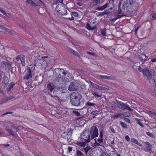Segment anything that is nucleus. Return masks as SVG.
I'll return each instance as SVG.
<instances>
[{
  "instance_id": "nucleus-23",
  "label": "nucleus",
  "mask_w": 156,
  "mask_h": 156,
  "mask_svg": "<svg viewBox=\"0 0 156 156\" xmlns=\"http://www.w3.org/2000/svg\"><path fill=\"white\" fill-rule=\"evenodd\" d=\"M20 57V60L21 62L22 65L23 66H25L26 65V63L25 61V56L24 55H22Z\"/></svg>"
},
{
  "instance_id": "nucleus-53",
  "label": "nucleus",
  "mask_w": 156,
  "mask_h": 156,
  "mask_svg": "<svg viewBox=\"0 0 156 156\" xmlns=\"http://www.w3.org/2000/svg\"><path fill=\"white\" fill-rule=\"evenodd\" d=\"M67 50L69 53H71L73 49L70 48L68 47L67 48Z\"/></svg>"
},
{
  "instance_id": "nucleus-2",
  "label": "nucleus",
  "mask_w": 156,
  "mask_h": 156,
  "mask_svg": "<svg viewBox=\"0 0 156 156\" xmlns=\"http://www.w3.org/2000/svg\"><path fill=\"white\" fill-rule=\"evenodd\" d=\"M139 1L141 0H127L124 3L122 8H123L124 9L126 8L127 10L130 12L136 10L140 4Z\"/></svg>"
},
{
  "instance_id": "nucleus-34",
  "label": "nucleus",
  "mask_w": 156,
  "mask_h": 156,
  "mask_svg": "<svg viewBox=\"0 0 156 156\" xmlns=\"http://www.w3.org/2000/svg\"><path fill=\"white\" fill-rule=\"evenodd\" d=\"M92 94L94 96L97 97H100L101 96V95H99L98 94V93L97 92H96L95 91H92Z\"/></svg>"
},
{
  "instance_id": "nucleus-37",
  "label": "nucleus",
  "mask_w": 156,
  "mask_h": 156,
  "mask_svg": "<svg viewBox=\"0 0 156 156\" xmlns=\"http://www.w3.org/2000/svg\"><path fill=\"white\" fill-rule=\"evenodd\" d=\"M94 140V142L93 143L94 146H100V144L97 142L96 139L95 138Z\"/></svg>"
},
{
  "instance_id": "nucleus-10",
  "label": "nucleus",
  "mask_w": 156,
  "mask_h": 156,
  "mask_svg": "<svg viewBox=\"0 0 156 156\" xmlns=\"http://www.w3.org/2000/svg\"><path fill=\"white\" fill-rule=\"evenodd\" d=\"M76 144L80 146L81 147H85L84 142H78L76 143ZM83 148L84 150V151L86 154V155H87L88 152L91 150V148L89 146H87L86 147H83Z\"/></svg>"
},
{
  "instance_id": "nucleus-60",
  "label": "nucleus",
  "mask_w": 156,
  "mask_h": 156,
  "mask_svg": "<svg viewBox=\"0 0 156 156\" xmlns=\"http://www.w3.org/2000/svg\"><path fill=\"white\" fill-rule=\"evenodd\" d=\"M124 120L126 121V122H128V123H130V120L127 118H125L124 119Z\"/></svg>"
},
{
  "instance_id": "nucleus-11",
  "label": "nucleus",
  "mask_w": 156,
  "mask_h": 156,
  "mask_svg": "<svg viewBox=\"0 0 156 156\" xmlns=\"http://www.w3.org/2000/svg\"><path fill=\"white\" fill-rule=\"evenodd\" d=\"M1 66L2 68L6 70H9L11 66V63L9 61H2L1 63Z\"/></svg>"
},
{
  "instance_id": "nucleus-58",
  "label": "nucleus",
  "mask_w": 156,
  "mask_h": 156,
  "mask_svg": "<svg viewBox=\"0 0 156 156\" xmlns=\"http://www.w3.org/2000/svg\"><path fill=\"white\" fill-rule=\"evenodd\" d=\"M4 30L9 33L10 32H11V30L10 29H8L5 27Z\"/></svg>"
},
{
  "instance_id": "nucleus-43",
  "label": "nucleus",
  "mask_w": 156,
  "mask_h": 156,
  "mask_svg": "<svg viewBox=\"0 0 156 156\" xmlns=\"http://www.w3.org/2000/svg\"><path fill=\"white\" fill-rule=\"evenodd\" d=\"M57 69L58 70V72L59 73V75H58V77H60V73H63V72L64 71V70L62 69L57 68Z\"/></svg>"
},
{
  "instance_id": "nucleus-4",
  "label": "nucleus",
  "mask_w": 156,
  "mask_h": 156,
  "mask_svg": "<svg viewBox=\"0 0 156 156\" xmlns=\"http://www.w3.org/2000/svg\"><path fill=\"white\" fill-rule=\"evenodd\" d=\"M143 74L147 77L150 83L151 84L154 82L152 78V72L150 67H146L143 72Z\"/></svg>"
},
{
  "instance_id": "nucleus-31",
  "label": "nucleus",
  "mask_w": 156,
  "mask_h": 156,
  "mask_svg": "<svg viewBox=\"0 0 156 156\" xmlns=\"http://www.w3.org/2000/svg\"><path fill=\"white\" fill-rule=\"evenodd\" d=\"M136 123L138 125H140L142 127H144V125L142 124V123L140 122V119H136Z\"/></svg>"
},
{
  "instance_id": "nucleus-59",
  "label": "nucleus",
  "mask_w": 156,
  "mask_h": 156,
  "mask_svg": "<svg viewBox=\"0 0 156 156\" xmlns=\"http://www.w3.org/2000/svg\"><path fill=\"white\" fill-rule=\"evenodd\" d=\"M125 139L127 141L129 142L130 141V138L128 136H125Z\"/></svg>"
},
{
  "instance_id": "nucleus-24",
  "label": "nucleus",
  "mask_w": 156,
  "mask_h": 156,
  "mask_svg": "<svg viewBox=\"0 0 156 156\" xmlns=\"http://www.w3.org/2000/svg\"><path fill=\"white\" fill-rule=\"evenodd\" d=\"M81 91L85 94H86L88 91V90L87 89L86 85L84 84H82L81 85Z\"/></svg>"
},
{
  "instance_id": "nucleus-7",
  "label": "nucleus",
  "mask_w": 156,
  "mask_h": 156,
  "mask_svg": "<svg viewBox=\"0 0 156 156\" xmlns=\"http://www.w3.org/2000/svg\"><path fill=\"white\" fill-rule=\"evenodd\" d=\"M116 102L118 105V107L122 109V110H128L130 111H131L133 110V109L130 108L128 106V105L122 102L121 101H116Z\"/></svg>"
},
{
  "instance_id": "nucleus-32",
  "label": "nucleus",
  "mask_w": 156,
  "mask_h": 156,
  "mask_svg": "<svg viewBox=\"0 0 156 156\" xmlns=\"http://www.w3.org/2000/svg\"><path fill=\"white\" fill-rule=\"evenodd\" d=\"M112 8H109V9L105 10L104 11L105 14H108L112 12V11H111V10H112Z\"/></svg>"
},
{
  "instance_id": "nucleus-27",
  "label": "nucleus",
  "mask_w": 156,
  "mask_h": 156,
  "mask_svg": "<svg viewBox=\"0 0 156 156\" xmlns=\"http://www.w3.org/2000/svg\"><path fill=\"white\" fill-rule=\"evenodd\" d=\"M57 91L56 90L51 91L50 94L52 97H55L57 96Z\"/></svg>"
},
{
  "instance_id": "nucleus-54",
  "label": "nucleus",
  "mask_w": 156,
  "mask_h": 156,
  "mask_svg": "<svg viewBox=\"0 0 156 156\" xmlns=\"http://www.w3.org/2000/svg\"><path fill=\"white\" fill-rule=\"evenodd\" d=\"M68 151L67 152L68 153H70L71 151L73 150V147H68Z\"/></svg>"
},
{
  "instance_id": "nucleus-30",
  "label": "nucleus",
  "mask_w": 156,
  "mask_h": 156,
  "mask_svg": "<svg viewBox=\"0 0 156 156\" xmlns=\"http://www.w3.org/2000/svg\"><path fill=\"white\" fill-rule=\"evenodd\" d=\"M5 131L7 132L9 134L13 136L14 135L13 133V132L8 129L7 127H5Z\"/></svg>"
},
{
  "instance_id": "nucleus-42",
  "label": "nucleus",
  "mask_w": 156,
  "mask_h": 156,
  "mask_svg": "<svg viewBox=\"0 0 156 156\" xmlns=\"http://www.w3.org/2000/svg\"><path fill=\"white\" fill-rule=\"evenodd\" d=\"M91 85L94 88H96L97 89V87H98V85L95 83H93L92 82H91V81H90V82Z\"/></svg>"
},
{
  "instance_id": "nucleus-35",
  "label": "nucleus",
  "mask_w": 156,
  "mask_h": 156,
  "mask_svg": "<svg viewBox=\"0 0 156 156\" xmlns=\"http://www.w3.org/2000/svg\"><path fill=\"white\" fill-rule=\"evenodd\" d=\"M122 10H121L120 9V7L119 8V9L117 13L118 14H122V15H123V14L124 13V10H124V9L123 8H122Z\"/></svg>"
},
{
  "instance_id": "nucleus-19",
  "label": "nucleus",
  "mask_w": 156,
  "mask_h": 156,
  "mask_svg": "<svg viewBox=\"0 0 156 156\" xmlns=\"http://www.w3.org/2000/svg\"><path fill=\"white\" fill-rule=\"evenodd\" d=\"M98 77L99 78L104 79L111 80L112 77L111 76H103L101 75H98Z\"/></svg>"
},
{
  "instance_id": "nucleus-36",
  "label": "nucleus",
  "mask_w": 156,
  "mask_h": 156,
  "mask_svg": "<svg viewBox=\"0 0 156 156\" xmlns=\"http://www.w3.org/2000/svg\"><path fill=\"white\" fill-rule=\"evenodd\" d=\"M120 125L122 126L123 128H127V126L126 123H125L122 122H120Z\"/></svg>"
},
{
  "instance_id": "nucleus-25",
  "label": "nucleus",
  "mask_w": 156,
  "mask_h": 156,
  "mask_svg": "<svg viewBox=\"0 0 156 156\" xmlns=\"http://www.w3.org/2000/svg\"><path fill=\"white\" fill-rule=\"evenodd\" d=\"M107 4H105L103 5L101 7H97L96 9L98 10H103L105 9V8H106L107 7Z\"/></svg>"
},
{
  "instance_id": "nucleus-39",
  "label": "nucleus",
  "mask_w": 156,
  "mask_h": 156,
  "mask_svg": "<svg viewBox=\"0 0 156 156\" xmlns=\"http://www.w3.org/2000/svg\"><path fill=\"white\" fill-rule=\"evenodd\" d=\"M86 105L88 106H94L96 104L94 103H91L90 102H88L86 104Z\"/></svg>"
},
{
  "instance_id": "nucleus-9",
  "label": "nucleus",
  "mask_w": 156,
  "mask_h": 156,
  "mask_svg": "<svg viewBox=\"0 0 156 156\" xmlns=\"http://www.w3.org/2000/svg\"><path fill=\"white\" fill-rule=\"evenodd\" d=\"M78 83L76 82H72L70 83L68 89L70 91L76 90L78 89Z\"/></svg>"
},
{
  "instance_id": "nucleus-15",
  "label": "nucleus",
  "mask_w": 156,
  "mask_h": 156,
  "mask_svg": "<svg viewBox=\"0 0 156 156\" xmlns=\"http://www.w3.org/2000/svg\"><path fill=\"white\" fill-rule=\"evenodd\" d=\"M9 82V79L6 76H4L3 77V80L2 81V84H4V87H6L8 84Z\"/></svg>"
},
{
  "instance_id": "nucleus-26",
  "label": "nucleus",
  "mask_w": 156,
  "mask_h": 156,
  "mask_svg": "<svg viewBox=\"0 0 156 156\" xmlns=\"http://www.w3.org/2000/svg\"><path fill=\"white\" fill-rule=\"evenodd\" d=\"M131 141L133 143L137 144L140 147L142 146V145L140 144L139 143L137 140L135 138H132L131 139Z\"/></svg>"
},
{
  "instance_id": "nucleus-52",
  "label": "nucleus",
  "mask_w": 156,
  "mask_h": 156,
  "mask_svg": "<svg viewBox=\"0 0 156 156\" xmlns=\"http://www.w3.org/2000/svg\"><path fill=\"white\" fill-rule=\"evenodd\" d=\"M101 33L103 36L105 35V29H103L101 30Z\"/></svg>"
},
{
  "instance_id": "nucleus-14",
  "label": "nucleus",
  "mask_w": 156,
  "mask_h": 156,
  "mask_svg": "<svg viewBox=\"0 0 156 156\" xmlns=\"http://www.w3.org/2000/svg\"><path fill=\"white\" fill-rule=\"evenodd\" d=\"M124 16V15L121 14L114 15L112 16V17L110 19V20L111 21L114 22L117 19L120 18L121 17L123 16Z\"/></svg>"
},
{
  "instance_id": "nucleus-12",
  "label": "nucleus",
  "mask_w": 156,
  "mask_h": 156,
  "mask_svg": "<svg viewBox=\"0 0 156 156\" xmlns=\"http://www.w3.org/2000/svg\"><path fill=\"white\" fill-rule=\"evenodd\" d=\"M47 58L46 57H43L42 58L39 60V63L40 64V66H41L42 68H45L47 66V62L44 60V58Z\"/></svg>"
},
{
  "instance_id": "nucleus-17",
  "label": "nucleus",
  "mask_w": 156,
  "mask_h": 156,
  "mask_svg": "<svg viewBox=\"0 0 156 156\" xmlns=\"http://www.w3.org/2000/svg\"><path fill=\"white\" fill-rule=\"evenodd\" d=\"M47 88L48 90H50V91H53V89L55 87V85L54 84L52 83H49L47 85Z\"/></svg>"
},
{
  "instance_id": "nucleus-45",
  "label": "nucleus",
  "mask_w": 156,
  "mask_h": 156,
  "mask_svg": "<svg viewBox=\"0 0 156 156\" xmlns=\"http://www.w3.org/2000/svg\"><path fill=\"white\" fill-rule=\"evenodd\" d=\"M146 133L147 134V135L151 137L154 138V135L151 133L149 132H146Z\"/></svg>"
},
{
  "instance_id": "nucleus-1",
  "label": "nucleus",
  "mask_w": 156,
  "mask_h": 156,
  "mask_svg": "<svg viewBox=\"0 0 156 156\" xmlns=\"http://www.w3.org/2000/svg\"><path fill=\"white\" fill-rule=\"evenodd\" d=\"M98 135V128L96 126H92L90 131H85L81 134L80 137L86 142H88L90 140H93L94 138Z\"/></svg>"
},
{
  "instance_id": "nucleus-57",
  "label": "nucleus",
  "mask_w": 156,
  "mask_h": 156,
  "mask_svg": "<svg viewBox=\"0 0 156 156\" xmlns=\"http://www.w3.org/2000/svg\"><path fill=\"white\" fill-rule=\"evenodd\" d=\"M110 130L112 131V132L113 133H115V130H114V128L112 127H110Z\"/></svg>"
},
{
  "instance_id": "nucleus-21",
  "label": "nucleus",
  "mask_w": 156,
  "mask_h": 156,
  "mask_svg": "<svg viewBox=\"0 0 156 156\" xmlns=\"http://www.w3.org/2000/svg\"><path fill=\"white\" fill-rule=\"evenodd\" d=\"M109 1V3L106 4H107V7H109L110 8H112L113 9L114 7V0H108Z\"/></svg>"
},
{
  "instance_id": "nucleus-20",
  "label": "nucleus",
  "mask_w": 156,
  "mask_h": 156,
  "mask_svg": "<svg viewBox=\"0 0 156 156\" xmlns=\"http://www.w3.org/2000/svg\"><path fill=\"white\" fill-rule=\"evenodd\" d=\"M71 15V17H68L67 18V19H68L70 20H74V18L73 17L72 15H73L74 16L76 17H77L78 16V14L76 12H72L70 14Z\"/></svg>"
},
{
  "instance_id": "nucleus-6",
  "label": "nucleus",
  "mask_w": 156,
  "mask_h": 156,
  "mask_svg": "<svg viewBox=\"0 0 156 156\" xmlns=\"http://www.w3.org/2000/svg\"><path fill=\"white\" fill-rule=\"evenodd\" d=\"M57 12L61 15H64L67 13V10L65 7L61 4H58L56 8Z\"/></svg>"
},
{
  "instance_id": "nucleus-29",
  "label": "nucleus",
  "mask_w": 156,
  "mask_h": 156,
  "mask_svg": "<svg viewBox=\"0 0 156 156\" xmlns=\"http://www.w3.org/2000/svg\"><path fill=\"white\" fill-rule=\"evenodd\" d=\"M123 114L122 113H118L114 115L113 116L116 119H118L119 117L122 118L123 117Z\"/></svg>"
},
{
  "instance_id": "nucleus-62",
  "label": "nucleus",
  "mask_w": 156,
  "mask_h": 156,
  "mask_svg": "<svg viewBox=\"0 0 156 156\" xmlns=\"http://www.w3.org/2000/svg\"><path fill=\"white\" fill-rule=\"evenodd\" d=\"M21 56V55H18L17 56L16 58V59L18 61L20 60V57Z\"/></svg>"
},
{
  "instance_id": "nucleus-33",
  "label": "nucleus",
  "mask_w": 156,
  "mask_h": 156,
  "mask_svg": "<svg viewBox=\"0 0 156 156\" xmlns=\"http://www.w3.org/2000/svg\"><path fill=\"white\" fill-rule=\"evenodd\" d=\"M15 98V97L12 96H11L10 97H7L6 99L4 101H3V102L4 103L6 102L7 101L10 100L12 99L13 98Z\"/></svg>"
},
{
  "instance_id": "nucleus-46",
  "label": "nucleus",
  "mask_w": 156,
  "mask_h": 156,
  "mask_svg": "<svg viewBox=\"0 0 156 156\" xmlns=\"http://www.w3.org/2000/svg\"><path fill=\"white\" fill-rule=\"evenodd\" d=\"M76 154L77 156H82L83 155V153L78 150L76 152Z\"/></svg>"
},
{
  "instance_id": "nucleus-51",
  "label": "nucleus",
  "mask_w": 156,
  "mask_h": 156,
  "mask_svg": "<svg viewBox=\"0 0 156 156\" xmlns=\"http://www.w3.org/2000/svg\"><path fill=\"white\" fill-rule=\"evenodd\" d=\"M91 113L93 115H96L98 113V112L97 110H95L92 112Z\"/></svg>"
},
{
  "instance_id": "nucleus-5",
  "label": "nucleus",
  "mask_w": 156,
  "mask_h": 156,
  "mask_svg": "<svg viewBox=\"0 0 156 156\" xmlns=\"http://www.w3.org/2000/svg\"><path fill=\"white\" fill-rule=\"evenodd\" d=\"M34 66L32 65H30L28 67L27 71H25V73L23 77V79H28L32 77V71L33 70Z\"/></svg>"
},
{
  "instance_id": "nucleus-18",
  "label": "nucleus",
  "mask_w": 156,
  "mask_h": 156,
  "mask_svg": "<svg viewBox=\"0 0 156 156\" xmlns=\"http://www.w3.org/2000/svg\"><path fill=\"white\" fill-rule=\"evenodd\" d=\"M73 129H70L67 131V133L66 134L67 138L68 139V140H69V139H71V135L72 134Z\"/></svg>"
},
{
  "instance_id": "nucleus-28",
  "label": "nucleus",
  "mask_w": 156,
  "mask_h": 156,
  "mask_svg": "<svg viewBox=\"0 0 156 156\" xmlns=\"http://www.w3.org/2000/svg\"><path fill=\"white\" fill-rule=\"evenodd\" d=\"M140 56V59L142 61H144L147 58V57L144 54H141Z\"/></svg>"
},
{
  "instance_id": "nucleus-13",
  "label": "nucleus",
  "mask_w": 156,
  "mask_h": 156,
  "mask_svg": "<svg viewBox=\"0 0 156 156\" xmlns=\"http://www.w3.org/2000/svg\"><path fill=\"white\" fill-rule=\"evenodd\" d=\"M27 2L31 5L34 6H39L41 5V3L39 2H36L32 0H27Z\"/></svg>"
},
{
  "instance_id": "nucleus-3",
  "label": "nucleus",
  "mask_w": 156,
  "mask_h": 156,
  "mask_svg": "<svg viewBox=\"0 0 156 156\" xmlns=\"http://www.w3.org/2000/svg\"><path fill=\"white\" fill-rule=\"evenodd\" d=\"M81 96L78 93L73 92L70 95V99L71 104L73 105L78 106L80 105Z\"/></svg>"
},
{
  "instance_id": "nucleus-55",
  "label": "nucleus",
  "mask_w": 156,
  "mask_h": 156,
  "mask_svg": "<svg viewBox=\"0 0 156 156\" xmlns=\"http://www.w3.org/2000/svg\"><path fill=\"white\" fill-rule=\"evenodd\" d=\"M109 90V89L108 88H106L105 87H102V86H101V89H100V90Z\"/></svg>"
},
{
  "instance_id": "nucleus-61",
  "label": "nucleus",
  "mask_w": 156,
  "mask_h": 156,
  "mask_svg": "<svg viewBox=\"0 0 156 156\" xmlns=\"http://www.w3.org/2000/svg\"><path fill=\"white\" fill-rule=\"evenodd\" d=\"M105 15L104 11L103 12H101L99 13V15L100 16H103Z\"/></svg>"
},
{
  "instance_id": "nucleus-64",
  "label": "nucleus",
  "mask_w": 156,
  "mask_h": 156,
  "mask_svg": "<svg viewBox=\"0 0 156 156\" xmlns=\"http://www.w3.org/2000/svg\"><path fill=\"white\" fill-rule=\"evenodd\" d=\"M152 18L154 19H155L156 18V12L153 14L152 16Z\"/></svg>"
},
{
  "instance_id": "nucleus-48",
  "label": "nucleus",
  "mask_w": 156,
  "mask_h": 156,
  "mask_svg": "<svg viewBox=\"0 0 156 156\" xmlns=\"http://www.w3.org/2000/svg\"><path fill=\"white\" fill-rule=\"evenodd\" d=\"M14 84H11L9 86V89L8 90V91H11V89L13 88V86L14 85Z\"/></svg>"
},
{
  "instance_id": "nucleus-50",
  "label": "nucleus",
  "mask_w": 156,
  "mask_h": 156,
  "mask_svg": "<svg viewBox=\"0 0 156 156\" xmlns=\"http://www.w3.org/2000/svg\"><path fill=\"white\" fill-rule=\"evenodd\" d=\"M0 11L4 15L6 16L7 14L5 11L0 8Z\"/></svg>"
},
{
  "instance_id": "nucleus-41",
  "label": "nucleus",
  "mask_w": 156,
  "mask_h": 156,
  "mask_svg": "<svg viewBox=\"0 0 156 156\" xmlns=\"http://www.w3.org/2000/svg\"><path fill=\"white\" fill-rule=\"evenodd\" d=\"M71 53L73 54V55H75V56H77L78 57H79V55L78 52L77 51H74V50H73Z\"/></svg>"
},
{
  "instance_id": "nucleus-47",
  "label": "nucleus",
  "mask_w": 156,
  "mask_h": 156,
  "mask_svg": "<svg viewBox=\"0 0 156 156\" xmlns=\"http://www.w3.org/2000/svg\"><path fill=\"white\" fill-rule=\"evenodd\" d=\"M73 113L75 114L77 116H79L80 115V113L78 111H73Z\"/></svg>"
},
{
  "instance_id": "nucleus-40",
  "label": "nucleus",
  "mask_w": 156,
  "mask_h": 156,
  "mask_svg": "<svg viewBox=\"0 0 156 156\" xmlns=\"http://www.w3.org/2000/svg\"><path fill=\"white\" fill-rule=\"evenodd\" d=\"M147 113L150 116L151 114H152L153 115H156V112L153 111H149L147 112Z\"/></svg>"
},
{
  "instance_id": "nucleus-63",
  "label": "nucleus",
  "mask_w": 156,
  "mask_h": 156,
  "mask_svg": "<svg viewBox=\"0 0 156 156\" xmlns=\"http://www.w3.org/2000/svg\"><path fill=\"white\" fill-rule=\"evenodd\" d=\"M76 4L79 6H81L83 5L82 3L80 2H77Z\"/></svg>"
},
{
  "instance_id": "nucleus-22",
  "label": "nucleus",
  "mask_w": 156,
  "mask_h": 156,
  "mask_svg": "<svg viewBox=\"0 0 156 156\" xmlns=\"http://www.w3.org/2000/svg\"><path fill=\"white\" fill-rule=\"evenodd\" d=\"M144 143L145 144L146 147V151H150L151 150V145L148 142H144Z\"/></svg>"
},
{
  "instance_id": "nucleus-44",
  "label": "nucleus",
  "mask_w": 156,
  "mask_h": 156,
  "mask_svg": "<svg viewBox=\"0 0 156 156\" xmlns=\"http://www.w3.org/2000/svg\"><path fill=\"white\" fill-rule=\"evenodd\" d=\"M63 2V0H55L54 3V4H57L59 3H62Z\"/></svg>"
},
{
  "instance_id": "nucleus-56",
  "label": "nucleus",
  "mask_w": 156,
  "mask_h": 156,
  "mask_svg": "<svg viewBox=\"0 0 156 156\" xmlns=\"http://www.w3.org/2000/svg\"><path fill=\"white\" fill-rule=\"evenodd\" d=\"M103 140L102 138H98L97 140V141L99 143H101L103 142Z\"/></svg>"
},
{
  "instance_id": "nucleus-49",
  "label": "nucleus",
  "mask_w": 156,
  "mask_h": 156,
  "mask_svg": "<svg viewBox=\"0 0 156 156\" xmlns=\"http://www.w3.org/2000/svg\"><path fill=\"white\" fill-rule=\"evenodd\" d=\"M138 70L140 72H142L143 73V72L144 71V69H143L140 66H139L138 69Z\"/></svg>"
},
{
  "instance_id": "nucleus-38",
  "label": "nucleus",
  "mask_w": 156,
  "mask_h": 156,
  "mask_svg": "<svg viewBox=\"0 0 156 156\" xmlns=\"http://www.w3.org/2000/svg\"><path fill=\"white\" fill-rule=\"evenodd\" d=\"M101 2V0H94L93 2V5H95L99 3H100Z\"/></svg>"
},
{
  "instance_id": "nucleus-8",
  "label": "nucleus",
  "mask_w": 156,
  "mask_h": 156,
  "mask_svg": "<svg viewBox=\"0 0 156 156\" xmlns=\"http://www.w3.org/2000/svg\"><path fill=\"white\" fill-rule=\"evenodd\" d=\"M97 24V22L93 20L90 23H87L86 24V28L88 30H92L96 28V26Z\"/></svg>"
},
{
  "instance_id": "nucleus-16",
  "label": "nucleus",
  "mask_w": 156,
  "mask_h": 156,
  "mask_svg": "<svg viewBox=\"0 0 156 156\" xmlns=\"http://www.w3.org/2000/svg\"><path fill=\"white\" fill-rule=\"evenodd\" d=\"M73 79V77L72 74L70 73H68L67 76L65 80L66 82H69L72 81Z\"/></svg>"
}]
</instances>
